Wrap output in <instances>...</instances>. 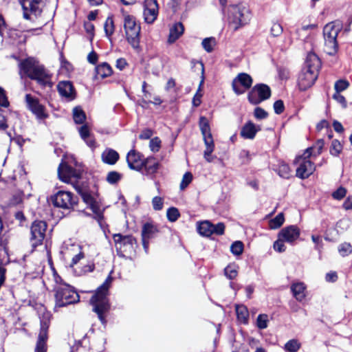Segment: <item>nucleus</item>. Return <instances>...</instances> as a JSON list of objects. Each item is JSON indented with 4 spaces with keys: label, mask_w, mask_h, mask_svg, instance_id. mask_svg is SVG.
Returning <instances> with one entry per match:
<instances>
[{
    "label": "nucleus",
    "mask_w": 352,
    "mask_h": 352,
    "mask_svg": "<svg viewBox=\"0 0 352 352\" xmlns=\"http://www.w3.org/2000/svg\"><path fill=\"white\" fill-rule=\"evenodd\" d=\"M20 74L22 77L25 75L41 85L50 84V76L43 66L33 58H27L20 63Z\"/></svg>",
    "instance_id": "obj_1"
},
{
    "label": "nucleus",
    "mask_w": 352,
    "mask_h": 352,
    "mask_svg": "<svg viewBox=\"0 0 352 352\" xmlns=\"http://www.w3.org/2000/svg\"><path fill=\"white\" fill-rule=\"evenodd\" d=\"M251 12L248 6L243 3L230 6L228 11L229 28L236 31L247 25L251 19Z\"/></svg>",
    "instance_id": "obj_2"
},
{
    "label": "nucleus",
    "mask_w": 352,
    "mask_h": 352,
    "mask_svg": "<svg viewBox=\"0 0 352 352\" xmlns=\"http://www.w3.org/2000/svg\"><path fill=\"white\" fill-rule=\"evenodd\" d=\"M111 282L112 277L109 275L90 300L91 304L94 306V311L97 313L102 322L104 320L102 314L109 308L107 296Z\"/></svg>",
    "instance_id": "obj_3"
},
{
    "label": "nucleus",
    "mask_w": 352,
    "mask_h": 352,
    "mask_svg": "<svg viewBox=\"0 0 352 352\" xmlns=\"http://www.w3.org/2000/svg\"><path fill=\"white\" fill-rule=\"evenodd\" d=\"M56 307H61L79 301L80 297L74 289L68 284L57 285L54 288Z\"/></svg>",
    "instance_id": "obj_4"
},
{
    "label": "nucleus",
    "mask_w": 352,
    "mask_h": 352,
    "mask_svg": "<svg viewBox=\"0 0 352 352\" xmlns=\"http://www.w3.org/2000/svg\"><path fill=\"white\" fill-rule=\"evenodd\" d=\"M341 29L342 25L339 22H331L324 27V52L327 54L334 55L337 52V36Z\"/></svg>",
    "instance_id": "obj_5"
},
{
    "label": "nucleus",
    "mask_w": 352,
    "mask_h": 352,
    "mask_svg": "<svg viewBox=\"0 0 352 352\" xmlns=\"http://www.w3.org/2000/svg\"><path fill=\"white\" fill-rule=\"evenodd\" d=\"M124 28L128 42L135 50H139L140 26L136 22L135 17L126 15L124 21Z\"/></svg>",
    "instance_id": "obj_6"
},
{
    "label": "nucleus",
    "mask_w": 352,
    "mask_h": 352,
    "mask_svg": "<svg viewBox=\"0 0 352 352\" xmlns=\"http://www.w3.org/2000/svg\"><path fill=\"white\" fill-rule=\"evenodd\" d=\"M53 204L63 209H72L78 202L77 197L69 191L60 190L51 197Z\"/></svg>",
    "instance_id": "obj_7"
},
{
    "label": "nucleus",
    "mask_w": 352,
    "mask_h": 352,
    "mask_svg": "<svg viewBox=\"0 0 352 352\" xmlns=\"http://www.w3.org/2000/svg\"><path fill=\"white\" fill-rule=\"evenodd\" d=\"M310 156H306L304 153L296 158L294 163L298 165L296 168V176L300 179H305L310 176L315 170V165L309 160Z\"/></svg>",
    "instance_id": "obj_8"
},
{
    "label": "nucleus",
    "mask_w": 352,
    "mask_h": 352,
    "mask_svg": "<svg viewBox=\"0 0 352 352\" xmlns=\"http://www.w3.org/2000/svg\"><path fill=\"white\" fill-rule=\"evenodd\" d=\"M271 95L270 87L264 84L255 85L248 94V100L253 104H257L261 102L268 99Z\"/></svg>",
    "instance_id": "obj_9"
},
{
    "label": "nucleus",
    "mask_w": 352,
    "mask_h": 352,
    "mask_svg": "<svg viewBox=\"0 0 352 352\" xmlns=\"http://www.w3.org/2000/svg\"><path fill=\"white\" fill-rule=\"evenodd\" d=\"M253 82L252 77L246 73H240L233 80L232 87L237 95L243 94L249 89Z\"/></svg>",
    "instance_id": "obj_10"
},
{
    "label": "nucleus",
    "mask_w": 352,
    "mask_h": 352,
    "mask_svg": "<svg viewBox=\"0 0 352 352\" xmlns=\"http://www.w3.org/2000/svg\"><path fill=\"white\" fill-rule=\"evenodd\" d=\"M47 223L43 221H35L31 226V243L33 248L41 245L44 239Z\"/></svg>",
    "instance_id": "obj_11"
},
{
    "label": "nucleus",
    "mask_w": 352,
    "mask_h": 352,
    "mask_svg": "<svg viewBox=\"0 0 352 352\" xmlns=\"http://www.w3.org/2000/svg\"><path fill=\"white\" fill-rule=\"evenodd\" d=\"M198 232L205 236H209L212 234L218 235L223 234L225 230V226L223 223H219L216 225L212 224L208 221H204L197 224Z\"/></svg>",
    "instance_id": "obj_12"
},
{
    "label": "nucleus",
    "mask_w": 352,
    "mask_h": 352,
    "mask_svg": "<svg viewBox=\"0 0 352 352\" xmlns=\"http://www.w3.org/2000/svg\"><path fill=\"white\" fill-rule=\"evenodd\" d=\"M25 102L28 109L34 114L38 119H45L47 118L48 115L46 113L45 107L40 103L36 98L33 97L30 94H26Z\"/></svg>",
    "instance_id": "obj_13"
},
{
    "label": "nucleus",
    "mask_w": 352,
    "mask_h": 352,
    "mask_svg": "<svg viewBox=\"0 0 352 352\" xmlns=\"http://www.w3.org/2000/svg\"><path fill=\"white\" fill-rule=\"evenodd\" d=\"M318 74L302 67L298 78V85L300 90L310 88L318 78Z\"/></svg>",
    "instance_id": "obj_14"
},
{
    "label": "nucleus",
    "mask_w": 352,
    "mask_h": 352,
    "mask_svg": "<svg viewBox=\"0 0 352 352\" xmlns=\"http://www.w3.org/2000/svg\"><path fill=\"white\" fill-rule=\"evenodd\" d=\"M49 325L50 320L48 318L41 321V328L35 347V352L47 351V331Z\"/></svg>",
    "instance_id": "obj_15"
},
{
    "label": "nucleus",
    "mask_w": 352,
    "mask_h": 352,
    "mask_svg": "<svg viewBox=\"0 0 352 352\" xmlns=\"http://www.w3.org/2000/svg\"><path fill=\"white\" fill-rule=\"evenodd\" d=\"M58 175L61 181L69 183L72 178H79L80 173L69 166L67 164L62 162L58 168Z\"/></svg>",
    "instance_id": "obj_16"
},
{
    "label": "nucleus",
    "mask_w": 352,
    "mask_h": 352,
    "mask_svg": "<svg viewBox=\"0 0 352 352\" xmlns=\"http://www.w3.org/2000/svg\"><path fill=\"white\" fill-rule=\"evenodd\" d=\"M300 234V230L296 226H289L279 232L278 237L288 243L293 244L299 238Z\"/></svg>",
    "instance_id": "obj_17"
},
{
    "label": "nucleus",
    "mask_w": 352,
    "mask_h": 352,
    "mask_svg": "<svg viewBox=\"0 0 352 352\" xmlns=\"http://www.w3.org/2000/svg\"><path fill=\"white\" fill-rule=\"evenodd\" d=\"M42 0H21V3L24 10V18L29 19V13L33 14L35 16L39 14L41 12V4Z\"/></svg>",
    "instance_id": "obj_18"
},
{
    "label": "nucleus",
    "mask_w": 352,
    "mask_h": 352,
    "mask_svg": "<svg viewBox=\"0 0 352 352\" xmlns=\"http://www.w3.org/2000/svg\"><path fill=\"white\" fill-rule=\"evenodd\" d=\"M158 14V5L155 0H146L144 1V17L148 23H152L157 19Z\"/></svg>",
    "instance_id": "obj_19"
},
{
    "label": "nucleus",
    "mask_w": 352,
    "mask_h": 352,
    "mask_svg": "<svg viewBox=\"0 0 352 352\" xmlns=\"http://www.w3.org/2000/svg\"><path fill=\"white\" fill-rule=\"evenodd\" d=\"M157 232L158 229L153 223L148 222L144 224L142 230V240L145 250L148 248L149 240L154 237Z\"/></svg>",
    "instance_id": "obj_20"
},
{
    "label": "nucleus",
    "mask_w": 352,
    "mask_h": 352,
    "mask_svg": "<svg viewBox=\"0 0 352 352\" xmlns=\"http://www.w3.org/2000/svg\"><path fill=\"white\" fill-rule=\"evenodd\" d=\"M144 160L135 150L130 151L126 155V162L130 168L140 170L144 166Z\"/></svg>",
    "instance_id": "obj_21"
},
{
    "label": "nucleus",
    "mask_w": 352,
    "mask_h": 352,
    "mask_svg": "<svg viewBox=\"0 0 352 352\" xmlns=\"http://www.w3.org/2000/svg\"><path fill=\"white\" fill-rule=\"evenodd\" d=\"M57 88L60 95L63 97H65L68 100H72L75 98V91L72 84L70 82H59L57 85Z\"/></svg>",
    "instance_id": "obj_22"
},
{
    "label": "nucleus",
    "mask_w": 352,
    "mask_h": 352,
    "mask_svg": "<svg viewBox=\"0 0 352 352\" xmlns=\"http://www.w3.org/2000/svg\"><path fill=\"white\" fill-rule=\"evenodd\" d=\"M320 60L318 56L313 52L307 54L303 68L318 74Z\"/></svg>",
    "instance_id": "obj_23"
},
{
    "label": "nucleus",
    "mask_w": 352,
    "mask_h": 352,
    "mask_svg": "<svg viewBox=\"0 0 352 352\" xmlns=\"http://www.w3.org/2000/svg\"><path fill=\"white\" fill-rule=\"evenodd\" d=\"M260 129L259 126L250 121L242 127L240 134L245 139L252 140Z\"/></svg>",
    "instance_id": "obj_24"
},
{
    "label": "nucleus",
    "mask_w": 352,
    "mask_h": 352,
    "mask_svg": "<svg viewBox=\"0 0 352 352\" xmlns=\"http://www.w3.org/2000/svg\"><path fill=\"white\" fill-rule=\"evenodd\" d=\"M204 144L206 145V149L204 151V156L206 160L208 162H211L213 160L211 154L214 151V144L212 134L203 135Z\"/></svg>",
    "instance_id": "obj_25"
},
{
    "label": "nucleus",
    "mask_w": 352,
    "mask_h": 352,
    "mask_svg": "<svg viewBox=\"0 0 352 352\" xmlns=\"http://www.w3.org/2000/svg\"><path fill=\"white\" fill-rule=\"evenodd\" d=\"M184 26L181 23H176L170 29V33L168 38V41L170 43H174L184 33Z\"/></svg>",
    "instance_id": "obj_26"
},
{
    "label": "nucleus",
    "mask_w": 352,
    "mask_h": 352,
    "mask_svg": "<svg viewBox=\"0 0 352 352\" xmlns=\"http://www.w3.org/2000/svg\"><path fill=\"white\" fill-rule=\"evenodd\" d=\"M305 286L302 283H295L291 285V290L295 298L302 301L305 297Z\"/></svg>",
    "instance_id": "obj_27"
},
{
    "label": "nucleus",
    "mask_w": 352,
    "mask_h": 352,
    "mask_svg": "<svg viewBox=\"0 0 352 352\" xmlns=\"http://www.w3.org/2000/svg\"><path fill=\"white\" fill-rule=\"evenodd\" d=\"M118 158V153L113 149H107L102 153V160L106 164H114Z\"/></svg>",
    "instance_id": "obj_28"
},
{
    "label": "nucleus",
    "mask_w": 352,
    "mask_h": 352,
    "mask_svg": "<svg viewBox=\"0 0 352 352\" xmlns=\"http://www.w3.org/2000/svg\"><path fill=\"white\" fill-rule=\"evenodd\" d=\"M324 145L323 140L320 139L317 140L314 146L307 148L304 153L306 156H318L322 153Z\"/></svg>",
    "instance_id": "obj_29"
},
{
    "label": "nucleus",
    "mask_w": 352,
    "mask_h": 352,
    "mask_svg": "<svg viewBox=\"0 0 352 352\" xmlns=\"http://www.w3.org/2000/svg\"><path fill=\"white\" fill-rule=\"evenodd\" d=\"M143 167L147 174H153L157 172L159 168V163L154 157H148L144 160Z\"/></svg>",
    "instance_id": "obj_30"
},
{
    "label": "nucleus",
    "mask_w": 352,
    "mask_h": 352,
    "mask_svg": "<svg viewBox=\"0 0 352 352\" xmlns=\"http://www.w3.org/2000/svg\"><path fill=\"white\" fill-rule=\"evenodd\" d=\"M236 313L238 320L242 323H247L249 317V312L244 305H236Z\"/></svg>",
    "instance_id": "obj_31"
},
{
    "label": "nucleus",
    "mask_w": 352,
    "mask_h": 352,
    "mask_svg": "<svg viewBox=\"0 0 352 352\" xmlns=\"http://www.w3.org/2000/svg\"><path fill=\"white\" fill-rule=\"evenodd\" d=\"M113 241L114 242L118 243H122L123 245H129L132 246L133 243L135 241V239L130 235L123 236L120 234H116L113 235Z\"/></svg>",
    "instance_id": "obj_32"
},
{
    "label": "nucleus",
    "mask_w": 352,
    "mask_h": 352,
    "mask_svg": "<svg viewBox=\"0 0 352 352\" xmlns=\"http://www.w3.org/2000/svg\"><path fill=\"white\" fill-rule=\"evenodd\" d=\"M96 72L102 78H105L111 74L112 69L108 64L102 63L96 67Z\"/></svg>",
    "instance_id": "obj_33"
},
{
    "label": "nucleus",
    "mask_w": 352,
    "mask_h": 352,
    "mask_svg": "<svg viewBox=\"0 0 352 352\" xmlns=\"http://www.w3.org/2000/svg\"><path fill=\"white\" fill-rule=\"evenodd\" d=\"M285 218L283 213H279L269 222L270 229L274 230L280 228L284 223Z\"/></svg>",
    "instance_id": "obj_34"
},
{
    "label": "nucleus",
    "mask_w": 352,
    "mask_h": 352,
    "mask_svg": "<svg viewBox=\"0 0 352 352\" xmlns=\"http://www.w3.org/2000/svg\"><path fill=\"white\" fill-rule=\"evenodd\" d=\"M301 346L298 340L292 339L285 343L284 349L287 352H297Z\"/></svg>",
    "instance_id": "obj_35"
},
{
    "label": "nucleus",
    "mask_w": 352,
    "mask_h": 352,
    "mask_svg": "<svg viewBox=\"0 0 352 352\" xmlns=\"http://www.w3.org/2000/svg\"><path fill=\"white\" fill-rule=\"evenodd\" d=\"M216 44V39L214 37L206 38L201 43L202 47L207 52H212Z\"/></svg>",
    "instance_id": "obj_36"
},
{
    "label": "nucleus",
    "mask_w": 352,
    "mask_h": 352,
    "mask_svg": "<svg viewBox=\"0 0 352 352\" xmlns=\"http://www.w3.org/2000/svg\"><path fill=\"white\" fill-rule=\"evenodd\" d=\"M73 116L75 122L77 124L82 123L86 118L85 113L80 107H75L74 109Z\"/></svg>",
    "instance_id": "obj_37"
},
{
    "label": "nucleus",
    "mask_w": 352,
    "mask_h": 352,
    "mask_svg": "<svg viewBox=\"0 0 352 352\" xmlns=\"http://www.w3.org/2000/svg\"><path fill=\"white\" fill-rule=\"evenodd\" d=\"M199 127L201 131L202 135H206L212 134L210 132V128L208 120L205 117H201L199 120Z\"/></svg>",
    "instance_id": "obj_38"
},
{
    "label": "nucleus",
    "mask_w": 352,
    "mask_h": 352,
    "mask_svg": "<svg viewBox=\"0 0 352 352\" xmlns=\"http://www.w3.org/2000/svg\"><path fill=\"white\" fill-rule=\"evenodd\" d=\"M278 173L281 177L289 178L291 175V170L287 164L280 162L278 168Z\"/></svg>",
    "instance_id": "obj_39"
},
{
    "label": "nucleus",
    "mask_w": 352,
    "mask_h": 352,
    "mask_svg": "<svg viewBox=\"0 0 352 352\" xmlns=\"http://www.w3.org/2000/svg\"><path fill=\"white\" fill-rule=\"evenodd\" d=\"M89 208L91 209L93 212L96 215V219H98V221H100L103 218V211L100 208V206L99 204L95 201L93 204H91L89 206Z\"/></svg>",
    "instance_id": "obj_40"
},
{
    "label": "nucleus",
    "mask_w": 352,
    "mask_h": 352,
    "mask_svg": "<svg viewBox=\"0 0 352 352\" xmlns=\"http://www.w3.org/2000/svg\"><path fill=\"white\" fill-rule=\"evenodd\" d=\"M338 252L342 256H346L351 254L352 246L349 243H343L338 246Z\"/></svg>",
    "instance_id": "obj_41"
},
{
    "label": "nucleus",
    "mask_w": 352,
    "mask_h": 352,
    "mask_svg": "<svg viewBox=\"0 0 352 352\" xmlns=\"http://www.w3.org/2000/svg\"><path fill=\"white\" fill-rule=\"evenodd\" d=\"M238 267L234 265H228L224 270L225 275L230 279H234L238 274Z\"/></svg>",
    "instance_id": "obj_42"
},
{
    "label": "nucleus",
    "mask_w": 352,
    "mask_h": 352,
    "mask_svg": "<svg viewBox=\"0 0 352 352\" xmlns=\"http://www.w3.org/2000/svg\"><path fill=\"white\" fill-rule=\"evenodd\" d=\"M342 150V146L341 143L337 140H333L330 148L331 154L334 156H338L341 153Z\"/></svg>",
    "instance_id": "obj_43"
},
{
    "label": "nucleus",
    "mask_w": 352,
    "mask_h": 352,
    "mask_svg": "<svg viewBox=\"0 0 352 352\" xmlns=\"http://www.w3.org/2000/svg\"><path fill=\"white\" fill-rule=\"evenodd\" d=\"M179 215V210L176 208L172 207L167 210L166 216L168 219L171 222L177 221Z\"/></svg>",
    "instance_id": "obj_44"
},
{
    "label": "nucleus",
    "mask_w": 352,
    "mask_h": 352,
    "mask_svg": "<svg viewBox=\"0 0 352 352\" xmlns=\"http://www.w3.org/2000/svg\"><path fill=\"white\" fill-rule=\"evenodd\" d=\"M104 32L107 36H111L114 32V24L112 17H108L104 25Z\"/></svg>",
    "instance_id": "obj_45"
},
{
    "label": "nucleus",
    "mask_w": 352,
    "mask_h": 352,
    "mask_svg": "<svg viewBox=\"0 0 352 352\" xmlns=\"http://www.w3.org/2000/svg\"><path fill=\"white\" fill-rule=\"evenodd\" d=\"M232 253L234 255H241L243 251V244L241 241H235L230 247Z\"/></svg>",
    "instance_id": "obj_46"
},
{
    "label": "nucleus",
    "mask_w": 352,
    "mask_h": 352,
    "mask_svg": "<svg viewBox=\"0 0 352 352\" xmlns=\"http://www.w3.org/2000/svg\"><path fill=\"white\" fill-rule=\"evenodd\" d=\"M268 322V316L266 314H260L257 317L256 325L261 329H263L267 328Z\"/></svg>",
    "instance_id": "obj_47"
},
{
    "label": "nucleus",
    "mask_w": 352,
    "mask_h": 352,
    "mask_svg": "<svg viewBox=\"0 0 352 352\" xmlns=\"http://www.w3.org/2000/svg\"><path fill=\"white\" fill-rule=\"evenodd\" d=\"M283 27L280 23L277 22H274L272 23L270 28V32L272 36H278L283 33Z\"/></svg>",
    "instance_id": "obj_48"
},
{
    "label": "nucleus",
    "mask_w": 352,
    "mask_h": 352,
    "mask_svg": "<svg viewBox=\"0 0 352 352\" xmlns=\"http://www.w3.org/2000/svg\"><path fill=\"white\" fill-rule=\"evenodd\" d=\"M149 147L151 151L156 153L159 151L161 147V140L159 138L155 137L150 140Z\"/></svg>",
    "instance_id": "obj_49"
},
{
    "label": "nucleus",
    "mask_w": 352,
    "mask_h": 352,
    "mask_svg": "<svg viewBox=\"0 0 352 352\" xmlns=\"http://www.w3.org/2000/svg\"><path fill=\"white\" fill-rule=\"evenodd\" d=\"M192 180V175L190 172L186 173L182 179L180 184V188L182 190L185 189Z\"/></svg>",
    "instance_id": "obj_50"
},
{
    "label": "nucleus",
    "mask_w": 352,
    "mask_h": 352,
    "mask_svg": "<svg viewBox=\"0 0 352 352\" xmlns=\"http://www.w3.org/2000/svg\"><path fill=\"white\" fill-rule=\"evenodd\" d=\"M120 178L121 175L120 173L116 171H111L107 174V181L109 184H113L117 183L120 179Z\"/></svg>",
    "instance_id": "obj_51"
},
{
    "label": "nucleus",
    "mask_w": 352,
    "mask_h": 352,
    "mask_svg": "<svg viewBox=\"0 0 352 352\" xmlns=\"http://www.w3.org/2000/svg\"><path fill=\"white\" fill-rule=\"evenodd\" d=\"M152 206L155 210H161L164 206L163 199L158 196L154 197L152 199Z\"/></svg>",
    "instance_id": "obj_52"
},
{
    "label": "nucleus",
    "mask_w": 352,
    "mask_h": 352,
    "mask_svg": "<svg viewBox=\"0 0 352 352\" xmlns=\"http://www.w3.org/2000/svg\"><path fill=\"white\" fill-rule=\"evenodd\" d=\"M349 84L346 80H338L334 85L335 89L336 91V93H340V91L345 90L349 87Z\"/></svg>",
    "instance_id": "obj_53"
},
{
    "label": "nucleus",
    "mask_w": 352,
    "mask_h": 352,
    "mask_svg": "<svg viewBox=\"0 0 352 352\" xmlns=\"http://www.w3.org/2000/svg\"><path fill=\"white\" fill-rule=\"evenodd\" d=\"M285 242V240L278 237V239L274 243V249L278 252H285L286 250V247L284 244Z\"/></svg>",
    "instance_id": "obj_54"
},
{
    "label": "nucleus",
    "mask_w": 352,
    "mask_h": 352,
    "mask_svg": "<svg viewBox=\"0 0 352 352\" xmlns=\"http://www.w3.org/2000/svg\"><path fill=\"white\" fill-rule=\"evenodd\" d=\"M346 194V190L343 187H340L332 193V197L335 199L340 200L345 197Z\"/></svg>",
    "instance_id": "obj_55"
},
{
    "label": "nucleus",
    "mask_w": 352,
    "mask_h": 352,
    "mask_svg": "<svg viewBox=\"0 0 352 352\" xmlns=\"http://www.w3.org/2000/svg\"><path fill=\"white\" fill-rule=\"evenodd\" d=\"M23 194L22 192L19 191L16 192L15 194L13 195L11 200L10 204L12 205H17L20 204L22 201Z\"/></svg>",
    "instance_id": "obj_56"
},
{
    "label": "nucleus",
    "mask_w": 352,
    "mask_h": 352,
    "mask_svg": "<svg viewBox=\"0 0 352 352\" xmlns=\"http://www.w3.org/2000/svg\"><path fill=\"white\" fill-rule=\"evenodd\" d=\"M333 98L335 100H336L339 104H340V105L343 108L346 107V99H345V98L342 95L340 94V93L334 94L333 96Z\"/></svg>",
    "instance_id": "obj_57"
},
{
    "label": "nucleus",
    "mask_w": 352,
    "mask_h": 352,
    "mask_svg": "<svg viewBox=\"0 0 352 352\" xmlns=\"http://www.w3.org/2000/svg\"><path fill=\"white\" fill-rule=\"evenodd\" d=\"M254 114L257 119H264L267 116V113L260 107H256L254 109Z\"/></svg>",
    "instance_id": "obj_58"
},
{
    "label": "nucleus",
    "mask_w": 352,
    "mask_h": 352,
    "mask_svg": "<svg viewBox=\"0 0 352 352\" xmlns=\"http://www.w3.org/2000/svg\"><path fill=\"white\" fill-rule=\"evenodd\" d=\"M274 109L276 113H281L284 111L283 102L280 100H276L274 104Z\"/></svg>",
    "instance_id": "obj_59"
},
{
    "label": "nucleus",
    "mask_w": 352,
    "mask_h": 352,
    "mask_svg": "<svg viewBox=\"0 0 352 352\" xmlns=\"http://www.w3.org/2000/svg\"><path fill=\"white\" fill-rule=\"evenodd\" d=\"M79 133L80 135V137L83 140H86L87 138H89L90 136L89 133V129L87 125H83L79 129Z\"/></svg>",
    "instance_id": "obj_60"
},
{
    "label": "nucleus",
    "mask_w": 352,
    "mask_h": 352,
    "mask_svg": "<svg viewBox=\"0 0 352 352\" xmlns=\"http://www.w3.org/2000/svg\"><path fill=\"white\" fill-rule=\"evenodd\" d=\"M9 102L6 98L4 90L0 87V105L3 107H8Z\"/></svg>",
    "instance_id": "obj_61"
},
{
    "label": "nucleus",
    "mask_w": 352,
    "mask_h": 352,
    "mask_svg": "<svg viewBox=\"0 0 352 352\" xmlns=\"http://www.w3.org/2000/svg\"><path fill=\"white\" fill-rule=\"evenodd\" d=\"M153 135V131L151 129H144L141 132L139 138L142 140L149 139Z\"/></svg>",
    "instance_id": "obj_62"
},
{
    "label": "nucleus",
    "mask_w": 352,
    "mask_h": 352,
    "mask_svg": "<svg viewBox=\"0 0 352 352\" xmlns=\"http://www.w3.org/2000/svg\"><path fill=\"white\" fill-rule=\"evenodd\" d=\"M87 60L89 61V63H91V64H96L97 61H98V55L97 54L92 51L91 52L88 56H87Z\"/></svg>",
    "instance_id": "obj_63"
},
{
    "label": "nucleus",
    "mask_w": 352,
    "mask_h": 352,
    "mask_svg": "<svg viewBox=\"0 0 352 352\" xmlns=\"http://www.w3.org/2000/svg\"><path fill=\"white\" fill-rule=\"evenodd\" d=\"M202 97L201 93H196L192 98V104L195 107H198L201 104V98Z\"/></svg>",
    "instance_id": "obj_64"
}]
</instances>
